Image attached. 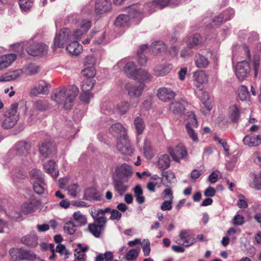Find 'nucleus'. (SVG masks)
Listing matches in <instances>:
<instances>
[{
  "mask_svg": "<svg viewBox=\"0 0 261 261\" xmlns=\"http://www.w3.org/2000/svg\"><path fill=\"white\" fill-rule=\"evenodd\" d=\"M79 92L78 88L72 86L70 89L65 88L57 89L51 95V99L59 105H63L64 109L70 110L72 108L75 97Z\"/></svg>",
  "mask_w": 261,
  "mask_h": 261,
  "instance_id": "obj_1",
  "label": "nucleus"
},
{
  "mask_svg": "<svg viewBox=\"0 0 261 261\" xmlns=\"http://www.w3.org/2000/svg\"><path fill=\"white\" fill-rule=\"evenodd\" d=\"M136 5L132 6L129 8V15L121 14L119 15L115 21V25L118 27H125L128 26L130 17H136L141 12V9L138 8Z\"/></svg>",
  "mask_w": 261,
  "mask_h": 261,
  "instance_id": "obj_2",
  "label": "nucleus"
},
{
  "mask_svg": "<svg viewBox=\"0 0 261 261\" xmlns=\"http://www.w3.org/2000/svg\"><path fill=\"white\" fill-rule=\"evenodd\" d=\"M25 50L32 56H43L47 54L48 47L43 43L30 42L25 46Z\"/></svg>",
  "mask_w": 261,
  "mask_h": 261,
  "instance_id": "obj_3",
  "label": "nucleus"
},
{
  "mask_svg": "<svg viewBox=\"0 0 261 261\" xmlns=\"http://www.w3.org/2000/svg\"><path fill=\"white\" fill-rule=\"evenodd\" d=\"M18 105L17 103H13L10 109L8 111L6 115L2 126L5 129H9L14 126L18 119V114L17 113Z\"/></svg>",
  "mask_w": 261,
  "mask_h": 261,
  "instance_id": "obj_4",
  "label": "nucleus"
},
{
  "mask_svg": "<svg viewBox=\"0 0 261 261\" xmlns=\"http://www.w3.org/2000/svg\"><path fill=\"white\" fill-rule=\"evenodd\" d=\"M71 41V32L68 29L64 28L61 29L59 34L55 37L54 42V49L57 48H62L64 44L67 42Z\"/></svg>",
  "mask_w": 261,
  "mask_h": 261,
  "instance_id": "obj_5",
  "label": "nucleus"
},
{
  "mask_svg": "<svg viewBox=\"0 0 261 261\" xmlns=\"http://www.w3.org/2000/svg\"><path fill=\"white\" fill-rule=\"evenodd\" d=\"M31 145L30 143L24 141H20L18 142L14 147L8 152V155L9 156L14 155L18 156L26 155L28 154Z\"/></svg>",
  "mask_w": 261,
  "mask_h": 261,
  "instance_id": "obj_6",
  "label": "nucleus"
},
{
  "mask_svg": "<svg viewBox=\"0 0 261 261\" xmlns=\"http://www.w3.org/2000/svg\"><path fill=\"white\" fill-rule=\"evenodd\" d=\"M116 147L122 154L130 155L133 153V148L126 136L118 139Z\"/></svg>",
  "mask_w": 261,
  "mask_h": 261,
  "instance_id": "obj_7",
  "label": "nucleus"
},
{
  "mask_svg": "<svg viewBox=\"0 0 261 261\" xmlns=\"http://www.w3.org/2000/svg\"><path fill=\"white\" fill-rule=\"evenodd\" d=\"M115 171L117 178L124 181H128L133 174L132 167L126 164L117 166Z\"/></svg>",
  "mask_w": 261,
  "mask_h": 261,
  "instance_id": "obj_8",
  "label": "nucleus"
},
{
  "mask_svg": "<svg viewBox=\"0 0 261 261\" xmlns=\"http://www.w3.org/2000/svg\"><path fill=\"white\" fill-rule=\"evenodd\" d=\"M250 72V65L248 62L243 61L238 63L236 68V74L240 81L247 77Z\"/></svg>",
  "mask_w": 261,
  "mask_h": 261,
  "instance_id": "obj_9",
  "label": "nucleus"
},
{
  "mask_svg": "<svg viewBox=\"0 0 261 261\" xmlns=\"http://www.w3.org/2000/svg\"><path fill=\"white\" fill-rule=\"evenodd\" d=\"M168 151L173 160L179 162L180 159H184L187 155V152L183 145H177L174 149L171 147L168 148Z\"/></svg>",
  "mask_w": 261,
  "mask_h": 261,
  "instance_id": "obj_10",
  "label": "nucleus"
},
{
  "mask_svg": "<svg viewBox=\"0 0 261 261\" xmlns=\"http://www.w3.org/2000/svg\"><path fill=\"white\" fill-rule=\"evenodd\" d=\"M50 85L44 80H40L31 90L30 93L34 96L46 94L48 93Z\"/></svg>",
  "mask_w": 261,
  "mask_h": 261,
  "instance_id": "obj_11",
  "label": "nucleus"
},
{
  "mask_svg": "<svg viewBox=\"0 0 261 261\" xmlns=\"http://www.w3.org/2000/svg\"><path fill=\"white\" fill-rule=\"evenodd\" d=\"M56 150L55 144L50 142H44L39 147V152L44 159L54 155Z\"/></svg>",
  "mask_w": 261,
  "mask_h": 261,
  "instance_id": "obj_12",
  "label": "nucleus"
},
{
  "mask_svg": "<svg viewBox=\"0 0 261 261\" xmlns=\"http://www.w3.org/2000/svg\"><path fill=\"white\" fill-rule=\"evenodd\" d=\"M175 95V92L168 88L163 87L159 89L158 90L157 96L158 98L164 102L171 100L174 98Z\"/></svg>",
  "mask_w": 261,
  "mask_h": 261,
  "instance_id": "obj_13",
  "label": "nucleus"
},
{
  "mask_svg": "<svg viewBox=\"0 0 261 261\" xmlns=\"http://www.w3.org/2000/svg\"><path fill=\"white\" fill-rule=\"evenodd\" d=\"M179 237L186 244V247H189L196 242L195 239L194 238V234L189 229H182L180 230Z\"/></svg>",
  "mask_w": 261,
  "mask_h": 261,
  "instance_id": "obj_14",
  "label": "nucleus"
},
{
  "mask_svg": "<svg viewBox=\"0 0 261 261\" xmlns=\"http://www.w3.org/2000/svg\"><path fill=\"white\" fill-rule=\"evenodd\" d=\"M125 89L127 90L128 95L131 97H138L142 95L145 85L141 84L139 85L125 86Z\"/></svg>",
  "mask_w": 261,
  "mask_h": 261,
  "instance_id": "obj_15",
  "label": "nucleus"
},
{
  "mask_svg": "<svg viewBox=\"0 0 261 261\" xmlns=\"http://www.w3.org/2000/svg\"><path fill=\"white\" fill-rule=\"evenodd\" d=\"M187 101L185 99L180 101L175 100L170 105V109L175 114H182L184 112Z\"/></svg>",
  "mask_w": 261,
  "mask_h": 261,
  "instance_id": "obj_16",
  "label": "nucleus"
},
{
  "mask_svg": "<svg viewBox=\"0 0 261 261\" xmlns=\"http://www.w3.org/2000/svg\"><path fill=\"white\" fill-rule=\"evenodd\" d=\"M84 198L86 200L99 201L101 200V195L97 190L91 188L85 190Z\"/></svg>",
  "mask_w": 261,
  "mask_h": 261,
  "instance_id": "obj_17",
  "label": "nucleus"
},
{
  "mask_svg": "<svg viewBox=\"0 0 261 261\" xmlns=\"http://www.w3.org/2000/svg\"><path fill=\"white\" fill-rule=\"evenodd\" d=\"M111 134L119 138L126 136V130L120 123L113 124L110 128Z\"/></svg>",
  "mask_w": 261,
  "mask_h": 261,
  "instance_id": "obj_18",
  "label": "nucleus"
},
{
  "mask_svg": "<svg viewBox=\"0 0 261 261\" xmlns=\"http://www.w3.org/2000/svg\"><path fill=\"white\" fill-rule=\"evenodd\" d=\"M16 55L14 54H7L0 57V70L9 67L14 61Z\"/></svg>",
  "mask_w": 261,
  "mask_h": 261,
  "instance_id": "obj_19",
  "label": "nucleus"
},
{
  "mask_svg": "<svg viewBox=\"0 0 261 261\" xmlns=\"http://www.w3.org/2000/svg\"><path fill=\"white\" fill-rule=\"evenodd\" d=\"M127 181H124L122 179L113 178V185L115 190L121 196H122L127 190L128 186L124 183Z\"/></svg>",
  "mask_w": 261,
  "mask_h": 261,
  "instance_id": "obj_20",
  "label": "nucleus"
},
{
  "mask_svg": "<svg viewBox=\"0 0 261 261\" xmlns=\"http://www.w3.org/2000/svg\"><path fill=\"white\" fill-rule=\"evenodd\" d=\"M243 142L246 145L249 147H255L258 146L261 143V136L254 135H248L245 136Z\"/></svg>",
  "mask_w": 261,
  "mask_h": 261,
  "instance_id": "obj_21",
  "label": "nucleus"
},
{
  "mask_svg": "<svg viewBox=\"0 0 261 261\" xmlns=\"http://www.w3.org/2000/svg\"><path fill=\"white\" fill-rule=\"evenodd\" d=\"M110 0H97L95 9L97 13H102L108 11L111 8Z\"/></svg>",
  "mask_w": 261,
  "mask_h": 261,
  "instance_id": "obj_22",
  "label": "nucleus"
},
{
  "mask_svg": "<svg viewBox=\"0 0 261 261\" xmlns=\"http://www.w3.org/2000/svg\"><path fill=\"white\" fill-rule=\"evenodd\" d=\"M21 241L25 245L32 248L36 247L38 245V238L34 233L25 236L21 239Z\"/></svg>",
  "mask_w": 261,
  "mask_h": 261,
  "instance_id": "obj_23",
  "label": "nucleus"
},
{
  "mask_svg": "<svg viewBox=\"0 0 261 261\" xmlns=\"http://www.w3.org/2000/svg\"><path fill=\"white\" fill-rule=\"evenodd\" d=\"M123 71L129 78L134 79V78L137 77V72L138 69L133 62L127 63L123 67Z\"/></svg>",
  "mask_w": 261,
  "mask_h": 261,
  "instance_id": "obj_24",
  "label": "nucleus"
},
{
  "mask_svg": "<svg viewBox=\"0 0 261 261\" xmlns=\"http://www.w3.org/2000/svg\"><path fill=\"white\" fill-rule=\"evenodd\" d=\"M249 177L250 178L249 184L250 187L257 190H261V172L259 174L251 173Z\"/></svg>",
  "mask_w": 261,
  "mask_h": 261,
  "instance_id": "obj_25",
  "label": "nucleus"
},
{
  "mask_svg": "<svg viewBox=\"0 0 261 261\" xmlns=\"http://www.w3.org/2000/svg\"><path fill=\"white\" fill-rule=\"evenodd\" d=\"M66 47L67 50L72 55L77 56L83 50V46L76 41L72 40Z\"/></svg>",
  "mask_w": 261,
  "mask_h": 261,
  "instance_id": "obj_26",
  "label": "nucleus"
},
{
  "mask_svg": "<svg viewBox=\"0 0 261 261\" xmlns=\"http://www.w3.org/2000/svg\"><path fill=\"white\" fill-rule=\"evenodd\" d=\"M22 74V70L17 69L9 71L0 77V82H9L19 77Z\"/></svg>",
  "mask_w": 261,
  "mask_h": 261,
  "instance_id": "obj_27",
  "label": "nucleus"
},
{
  "mask_svg": "<svg viewBox=\"0 0 261 261\" xmlns=\"http://www.w3.org/2000/svg\"><path fill=\"white\" fill-rule=\"evenodd\" d=\"M46 172L50 174L54 178H56L59 175V171L56 168V163L53 161H49L43 165Z\"/></svg>",
  "mask_w": 261,
  "mask_h": 261,
  "instance_id": "obj_28",
  "label": "nucleus"
},
{
  "mask_svg": "<svg viewBox=\"0 0 261 261\" xmlns=\"http://www.w3.org/2000/svg\"><path fill=\"white\" fill-rule=\"evenodd\" d=\"M194 62L196 66L199 68H205L210 64L208 59L200 54L195 55Z\"/></svg>",
  "mask_w": 261,
  "mask_h": 261,
  "instance_id": "obj_29",
  "label": "nucleus"
},
{
  "mask_svg": "<svg viewBox=\"0 0 261 261\" xmlns=\"http://www.w3.org/2000/svg\"><path fill=\"white\" fill-rule=\"evenodd\" d=\"M91 215L94 220V223L99 226V227L105 229L107 222V218L105 216L98 214V213L96 212L94 213L93 212H91Z\"/></svg>",
  "mask_w": 261,
  "mask_h": 261,
  "instance_id": "obj_30",
  "label": "nucleus"
},
{
  "mask_svg": "<svg viewBox=\"0 0 261 261\" xmlns=\"http://www.w3.org/2000/svg\"><path fill=\"white\" fill-rule=\"evenodd\" d=\"M171 69V64L158 66L154 69V74L159 76H164L168 73Z\"/></svg>",
  "mask_w": 261,
  "mask_h": 261,
  "instance_id": "obj_31",
  "label": "nucleus"
},
{
  "mask_svg": "<svg viewBox=\"0 0 261 261\" xmlns=\"http://www.w3.org/2000/svg\"><path fill=\"white\" fill-rule=\"evenodd\" d=\"M30 176L31 180L34 182H44V179L42 172L39 169H34L30 172Z\"/></svg>",
  "mask_w": 261,
  "mask_h": 261,
  "instance_id": "obj_32",
  "label": "nucleus"
},
{
  "mask_svg": "<svg viewBox=\"0 0 261 261\" xmlns=\"http://www.w3.org/2000/svg\"><path fill=\"white\" fill-rule=\"evenodd\" d=\"M199 97L206 110L207 111H211L212 108V105L208 93L206 92H202Z\"/></svg>",
  "mask_w": 261,
  "mask_h": 261,
  "instance_id": "obj_33",
  "label": "nucleus"
},
{
  "mask_svg": "<svg viewBox=\"0 0 261 261\" xmlns=\"http://www.w3.org/2000/svg\"><path fill=\"white\" fill-rule=\"evenodd\" d=\"M151 48L153 53L158 54L165 51L167 46L163 42L156 41L152 43Z\"/></svg>",
  "mask_w": 261,
  "mask_h": 261,
  "instance_id": "obj_34",
  "label": "nucleus"
},
{
  "mask_svg": "<svg viewBox=\"0 0 261 261\" xmlns=\"http://www.w3.org/2000/svg\"><path fill=\"white\" fill-rule=\"evenodd\" d=\"M137 76L134 80H138L141 82H147L151 80L152 76L147 71L142 69H138Z\"/></svg>",
  "mask_w": 261,
  "mask_h": 261,
  "instance_id": "obj_35",
  "label": "nucleus"
},
{
  "mask_svg": "<svg viewBox=\"0 0 261 261\" xmlns=\"http://www.w3.org/2000/svg\"><path fill=\"white\" fill-rule=\"evenodd\" d=\"M134 123L137 134H142L145 127V122L143 118L140 117H137L134 119Z\"/></svg>",
  "mask_w": 261,
  "mask_h": 261,
  "instance_id": "obj_36",
  "label": "nucleus"
},
{
  "mask_svg": "<svg viewBox=\"0 0 261 261\" xmlns=\"http://www.w3.org/2000/svg\"><path fill=\"white\" fill-rule=\"evenodd\" d=\"M194 77L197 84H203L207 82V75L203 70L195 72L194 73Z\"/></svg>",
  "mask_w": 261,
  "mask_h": 261,
  "instance_id": "obj_37",
  "label": "nucleus"
},
{
  "mask_svg": "<svg viewBox=\"0 0 261 261\" xmlns=\"http://www.w3.org/2000/svg\"><path fill=\"white\" fill-rule=\"evenodd\" d=\"M158 166L161 169L168 168L170 165V159L167 154H163L159 157Z\"/></svg>",
  "mask_w": 261,
  "mask_h": 261,
  "instance_id": "obj_38",
  "label": "nucleus"
},
{
  "mask_svg": "<svg viewBox=\"0 0 261 261\" xmlns=\"http://www.w3.org/2000/svg\"><path fill=\"white\" fill-rule=\"evenodd\" d=\"M73 218L80 226H84L87 223V219L85 215L80 211L75 212L73 214Z\"/></svg>",
  "mask_w": 261,
  "mask_h": 261,
  "instance_id": "obj_39",
  "label": "nucleus"
},
{
  "mask_svg": "<svg viewBox=\"0 0 261 261\" xmlns=\"http://www.w3.org/2000/svg\"><path fill=\"white\" fill-rule=\"evenodd\" d=\"M98 33L99 36H101L100 38H99L98 40H96L95 41V43L100 44H101L103 41L105 39V32H97L95 31H93L92 33L90 34V35L85 40L83 41V43L84 44H88L90 43V40L92 38H93L94 36L96 34Z\"/></svg>",
  "mask_w": 261,
  "mask_h": 261,
  "instance_id": "obj_40",
  "label": "nucleus"
},
{
  "mask_svg": "<svg viewBox=\"0 0 261 261\" xmlns=\"http://www.w3.org/2000/svg\"><path fill=\"white\" fill-rule=\"evenodd\" d=\"M36 209L35 202L31 201L28 203H24L22 204L21 210L24 214H29L35 212Z\"/></svg>",
  "mask_w": 261,
  "mask_h": 261,
  "instance_id": "obj_41",
  "label": "nucleus"
},
{
  "mask_svg": "<svg viewBox=\"0 0 261 261\" xmlns=\"http://www.w3.org/2000/svg\"><path fill=\"white\" fill-rule=\"evenodd\" d=\"M229 118L233 122H236L239 120L240 111L236 105L230 107Z\"/></svg>",
  "mask_w": 261,
  "mask_h": 261,
  "instance_id": "obj_42",
  "label": "nucleus"
},
{
  "mask_svg": "<svg viewBox=\"0 0 261 261\" xmlns=\"http://www.w3.org/2000/svg\"><path fill=\"white\" fill-rule=\"evenodd\" d=\"M95 84V80L87 79L83 81L81 89L83 91L90 92Z\"/></svg>",
  "mask_w": 261,
  "mask_h": 261,
  "instance_id": "obj_43",
  "label": "nucleus"
},
{
  "mask_svg": "<svg viewBox=\"0 0 261 261\" xmlns=\"http://www.w3.org/2000/svg\"><path fill=\"white\" fill-rule=\"evenodd\" d=\"M148 48L147 45H142L139 47L137 51L138 61L141 65H144L147 62V58L143 54V51Z\"/></svg>",
  "mask_w": 261,
  "mask_h": 261,
  "instance_id": "obj_44",
  "label": "nucleus"
},
{
  "mask_svg": "<svg viewBox=\"0 0 261 261\" xmlns=\"http://www.w3.org/2000/svg\"><path fill=\"white\" fill-rule=\"evenodd\" d=\"M88 229L95 237L98 238L103 232L104 229L99 227L95 223H91L88 225Z\"/></svg>",
  "mask_w": 261,
  "mask_h": 261,
  "instance_id": "obj_45",
  "label": "nucleus"
},
{
  "mask_svg": "<svg viewBox=\"0 0 261 261\" xmlns=\"http://www.w3.org/2000/svg\"><path fill=\"white\" fill-rule=\"evenodd\" d=\"M201 42L200 36L196 34L189 38L188 40V47L190 48L197 46Z\"/></svg>",
  "mask_w": 261,
  "mask_h": 261,
  "instance_id": "obj_46",
  "label": "nucleus"
},
{
  "mask_svg": "<svg viewBox=\"0 0 261 261\" xmlns=\"http://www.w3.org/2000/svg\"><path fill=\"white\" fill-rule=\"evenodd\" d=\"M20 260H32L37 258V255L34 253H31L22 248H20Z\"/></svg>",
  "mask_w": 261,
  "mask_h": 261,
  "instance_id": "obj_47",
  "label": "nucleus"
},
{
  "mask_svg": "<svg viewBox=\"0 0 261 261\" xmlns=\"http://www.w3.org/2000/svg\"><path fill=\"white\" fill-rule=\"evenodd\" d=\"M82 74L87 79H92L96 74V70L93 66H86L82 70Z\"/></svg>",
  "mask_w": 261,
  "mask_h": 261,
  "instance_id": "obj_48",
  "label": "nucleus"
},
{
  "mask_svg": "<svg viewBox=\"0 0 261 261\" xmlns=\"http://www.w3.org/2000/svg\"><path fill=\"white\" fill-rule=\"evenodd\" d=\"M238 95L241 100H247L249 97L247 88L245 86H241L238 89Z\"/></svg>",
  "mask_w": 261,
  "mask_h": 261,
  "instance_id": "obj_49",
  "label": "nucleus"
},
{
  "mask_svg": "<svg viewBox=\"0 0 261 261\" xmlns=\"http://www.w3.org/2000/svg\"><path fill=\"white\" fill-rule=\"evenodd\" d=\"M81 191L79 186L76 184L70 185L68 188V192L69 195L75 198Z\"/></svg>",
  "mask_w": 261,
  "mask_h": 261,
  "instance_id": "obj_50",
  "label": "nucleus"
},
{
  "mask_svg": "<svg viewBox=\"0 0 261 261\" xmlns=\"http://www.w3.org/2000/svg\"><path fill=\"white\" fill-rule=\"evenodd\" d=\"M34 106L38 110L45 111L49 108V105L46 100H39L35 103Z\"/></svg>",
  "mask_w": 261,
  "mask_h": 261,
  "instance_id": "obj_51",
  "label": "nucleus"
},
{
  "mask_svg": "<svg viewBox=\"0 0 261 261\" xmlns=\"http://www.w3.org/2000/svg\"><path fill=\"white\" fill-rule=\"evenodd\" d=\"M40 70V67L37 65H29L25 69V72L28 75H33L37 74Z\"/></svg>",
  "mask_w": 261,
  "mask_h": 261,
  "instance_id": "obj_52",
  "label": "nucleus"
},
{
  "mask_svg": "<svg viewBox=\"0 0 261 261\" xmlns=\"http://www.w3.org/2000/svg\"><path fill=\"white\" fill-rule=\"evenodd\" d=\"M19 5L22 11L27 12L32 7L33 2L31 0H19Z\"/></svg>",
  "mask_w": 261,
  "mask_h": 261,
  "instance_id": "obj_53",
  "label": "nucleus"
},
{
  "mask_svg": "<svg viewBox=\"0 0 261 261\" xmlns=\"http://www.w3.org/2000/svg\"><path fill=\"white\" fill-rule=\"evenodd\" d=\"M64 230L70 234H73L76 230V226L72 221H68L65 224Z\"/></svg>",
  "mask_w": 261,
  "mask_h": 261,
  "instance_id": "obj_54",
  "label": "nucleus"
},
{
  "mask_svg": "<svg viewBox=\"0 0 261 261\" xmlns=\"http://www.w3.org/2000/svg\"><path fill=\"white\" fill-rule=\"evenodd\" d=\"M139 253V249H131L126 253V258L128 261H135L137 259Z\"/></svg>",
  "mask_w": 261,
  "mask_h": 261,
  "instance_id": "obj_55",
  "label": "nucleus"
},
{
  "mask_svg": "<svg viewBox=\"0 0 261 261\" xmlns=\"http://www.w3.org/2000/svg\"><path fill=\"white\" fill-rule=\"evenodd\" d=\"M129 109V104L126 101H122L117 105V110L118 112L123 115L128 112Z\"/></svg>",
  "mask_w": 261,
  "mask_h": 261,
  "instance_id": "obj_56",
  "label": "nucleus"
},
{
  "mask_svg": "<svg viewBox=\"0 0 261 261\" xmlns=\"http://www.w3.org/2000/svg\"><path fill=\"white\" fill-rule=\"evenodd\" d=\"M189 125V127L195 128L197 127V121L194 114L191 112L188 115V122L186 126Z\"/></svg>",
  "mask_w": 261,
  "mask_h": 261,
  "instance_id": "obj_57",
  "label": "nucleus"
},
{
  "mask_svg": "<svg viewBox=\"0 0 261 261\" xmlns=\"http://www.w3.org/2000/svg\"><path fill=\"white\" fill-rule=\"evenodd\" d=\"M170 0H153L149 6H156L159 9H162L169 4Z\"/></svg>",
  "mask_w": 261,
  "mask_h": 261,
  "instance_id": "obj_58",
  "label": "nucleus"
},
{
  "mask_svg": "<svg viewBox=\"0 0 261 261\" xmlns=\"http://www.w3.org/2000/svg\"><path fill=\"white\" fill-rule=\"evenodd\" d=\"M186 130L189 137L193 141L197 142L199 141L198 134L194 129V128L189 127V125L186 126Z\"/></svg>",
  "mask_w": 261,
  "mask_h": 261,
  "instance_id": "obj_59",
  "label": "nucleus"
},
{
  "mask_svg": "<svg viewBox=\"0 0 261 261\" xmlns=\"http://www.w3.org/2000/svg\"><path fill=\"white\" fill-rule=\"evenodd\" d=\"M78 25L83 31L86 33L91 28V22L88 20L84 19L79 22Z\"/></svg>",
  "mask_w": 261,
  "mask_h": 261,
  "instance_id": "obj_60",
  "label": "nucleus"
},
{
  "mask_svg": "<svg viewBox=\"0 0 261 261\" xmlns=\"http://www.w3.org/2000/svg\"><path fill=\"white\" fill-rule=\"evenodd\" d=\"M20 248H12L10 250L11 259L13 261L20 260Z\"/></svg>",
  "mask_w": 261,
  "mask_h": 261,
  "instance_id": "obj_61",
  "label": "nucleus"
},
{
  "mask_svg": "<svg viewBox=\"0 0 261 261\" xmlns=\"http://www.w3.org/2000/svg\"><path fill=\"white\" fill-rule=\"evenodd\" d=\"M44 182H40L39 181L33 182V189L35 193L38 194H42L44 191V189L42 184Z\"/></svg>",
  "mask_w": 261,
  "mask_h": 261,
  "instance_id": "obj_62",
  "label": "nucleus"
},
{
  "mask_svg": "<svg viewBox=\"0 0 261 261\" xmlns=\"http://www.w3.org/2000/svg\"><path fill=\"white\" fill-rule=\"evenodd\" d=\"M232 223L234 225H242L245 223L244 217L239 214L234 216L232 219Z\"/></svg>",
  "mask_w": 261,
  "mask_h": 261,
  "instance_id": "obj_63",
  "label": "nucleus"
},
{
  "mask_svg": "<svg viewBox=\"0 0 261 261\" xmlns=\"http://www.w3.org/2000/svg\"><path fill=\"white\" fill-rule=\"evenodd\" d=\"M93 97V94L90 92L83 91L80 95V99L81 101L86 103H89L90 100Z\"/></svg>",
  "mask_w": 261,
  "mask_h": 261,
  "instance_id": "obj_64",
  "label": "nucleus"
}]
</instances>
